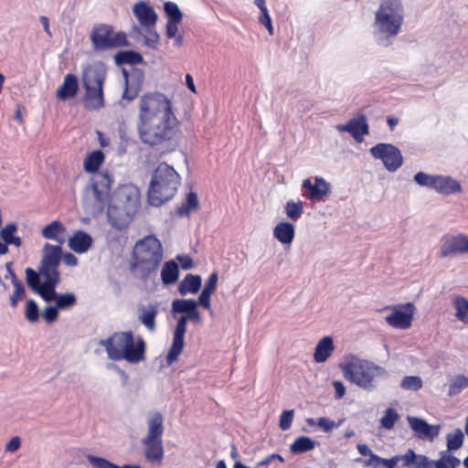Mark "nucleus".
<instances>
[{
	"mask_svg": "<svg viewBox=\"0 0 468 468\" xmlns=\"http://www.w3.org/2000/svg\"><path fill=\"white\" fill-rule=\"evenodd\" d=\"M137 110V131L144 144L159 145L174 137L178 121L167 95L146 92L138 99Z\"/></svg>",
	"mask_w": 468,
	"mask_h": 468,
	"instance_id": "1",
	"label": "nucleus"
},
{
	"mask_svg": "<svg viewBox=\"0 0 468 468\" xmlns=\"http://www.w3.org/2000/svg\"><path fill=\"white\" fill-rule=\"evenodd\" d=\"M98 344L104 347L107 356L112 361L124 360L138 364L145 360L146 343L142 336L134 337L133 331L114 332Z\"/></svg>",
	"mask_w": 468,
	"mask_h": 468,
	"instance_id": "2",
	"label": "nucleus"
},
{
	"mask_svg": "<svg viewBox=\"0 0 468 468\" xmlns=\"http://www.w3.org/2000/svg\"><path fill=\"white\" fill-rule=\"evenodd\" d=\"M338 367L347 381L367 391L376 389L378 380L388 375L384 367L354 354L344 356Z\"/></svg>",
	"mask_w": 468,
	"mask_h": 468,
	"instance_id": "3",
	"label": "nucleus"
},
{
	"mask_svg": "<svg viewBox=\"0 0 468 468\" xmlns=\"http://www.w3.org/2000/svg\"><path fill=\"white\" fill-rule=\"evenodd\" d=\"M404 21L401 0H382L375 14L374 36L381 46H388L400 32Z\"/></svg>",
	"mask_w": 468,
	"mask_h": 468,
	"instance_id": "4",
	"label": "nucleus"
},
{
	"mask_svg": "<svg viewBox=\"0 0 468 468\" xmlns=\"http://www.w3.org/2000/svg\"><path fill=\"white\" fill-rule=\"evenodd\" d=\"M163 257L164 250L160 240L154 236H147L135 244L132 270L143 280L155 276Z\"/></svg>",
	"mask_w": 468,
	"mask_h": 468,
	"instance_id": "5",
	"label": "nucleus"
},
{
	"mask_svg": "<svg viewBox=\"0 0 468 468\" xmlns=\"http://www.w3.org/2000/svg\"><path fill=\"white\" fill-rule=\"evenodd\" d=\"M140 202V191L132 184L119 186L111 197L108 218L112 225L122 229L132 218Z\"/></svg>",
	"mask_w": 468,
	"mask_h": 468,
	"instance_id": "6",
	"label": "nucleus"
},
{
	"mask_svg": "<svg viewBox=\"0 0 468 468\" xmlns=\"http://www.w3.org/2000/svg\"><path fill=\"white\" fill-rule=\"evenodd\" d=\"M181 177L176 169L165 162L160 163L153 173L148 189V201L154 207L167 202L177 192Z\"/></svg>",
	"mask_w": 468,
	"mask_h": 468,
	"instance_id": "7",
	"label": "nucleus"
},
{
	"mask_svg": "<svg viewBox=\"0 0 468 468\" xmlns=\"http://www.w3.org/2000/svg\"><path fill=\"white\" fill-rule=\"evenodd\" d=\"M113 180L107 172L94 174L87 183L82 196V206L87 213L97 216L110 203Z\"/></svg>",
	"mask_w": 468,
	"mask_h": 468,
	"instance_id": "8",
	"label": "nucleus"
},
{
	"mask_svg": "<svg viewBox=\"0 0 468 468\" xmlns=\"http://www.w3.org/2000/svg\"><path fill=\"white\" fill-rule=\"evenodd\" d=\"M147 433L142 440L144 453L147 461L160 464L164 459L163 433L164 418L159 412H153L147 418Z\"/></svg>",
	"mask_w": 468,
	"mask_h": 468,
	"instance_id": "9",
	"label": "nucleus"
},
{
	"mask_svg": "<svg viewBox=\"0 0 468 468\" xmlns=\"http://www.w3.org/2000/svg\"><path fill=\"white\" fill-rule=\"evenodd\" d=\"M133 13L140 24V27H134L133 31L144 36L145 46L155 48L159 42V34L155 29L157 13L144 1L135 3Z\"/></svg>",
	"mask_w": 468,
	"mask_h": 468,
	"instance_id": "10",
	"label": "nucleus"
},
{
	"mask_svg": "<svg viewBox=\"0 0 468 468\" xmlns=\"http://www.w3.org/2000/svg\"><path fill=\"white\" fill-rule=\"evenodd\" d=\"M61 261V247L46 243L43 246L42 259L39 271L43 280L47 282V287H56L60 281L58 266Z\"/></svg>",
	"mask_w": 468,
	"mask_h": 468,
	"instance_id": "11",
	"label": "nucleus"
},
{
	"mask_svg": "<svg viewBox=\"0 0 468 468\" xmlns=\"http://www.w3.org/2000/svg\"><path fill=\"white\" fill-rule=\"evenodd\" d=\"M201 320V314L197 311V308H195L194 311H191L187 315H182L178 318L174 332L173 342L166 356L167 365H172L183 351L185 345L184 337L186 332L187 322L191 321L196 324H200Z\"/></svg>",
	"mask_w": 468,
	"mask_h": 468,
	"instance_id": "12",
	"label": "nucleus"
},
{
	"mask_svg": "<svg viewBox=\"0 0 468 468\" xmlns=\"http://www.w3.org/2000/svg\"><path fill=\"white\" fill-rule=\"evenodd\" d=\"M90 40L94 48L98 49H106L127 45L125 33H114L111 26L104 24L93 27L90 34Z\"/></svg>",
	"mask_w": 468,
	"mask_h": 468,
	"instance_id": "13",
	"label": "nucleus"
},
{
	"mask_svg": "<svg viewBox=\"0 0 468 468\" xmlns=\"http://www.w3.org/2000/svg\"><path fill=\"white\" fill-rule=\"evenodd\" d=\"M370 153L375 158L380 159L390 172L398 170L403 162L400 151L389 144H378L370 148Z\"/></svg>",
	"mask_w": 468,
	"mask_h": 468,
	"instance_id": "14",
	"label": "nucleus"
},
{
	"mask_svg": "<svg viewBox=\"0 0 468 468\" xmlns=\"http://www.w3.org/2000/svg\"><path fill=\"white\" fill-rule=\"evenodd\" d=\"M391 313L386 316V322L398 329H408L411 326L416 307L412 303L389 307Z\"/></svg>",
	"mask_w": 468,
	"mask_h": 468,
	"instance_id": "15",
	"label": "nucleus"
},
{
	"mask_svg": "<svg viewBox=\"0 0 468 468\" xmlns=\"http://www.w3.org/2000/svg\"><path fill=\"white\" fill-rule=\"evenodd\" d=\"M468 253V237L463 234L451 235L442 238L440 254L449 257L456 254Z\"/></svg>",
	"mask_w": 468,
	"mask_h": 468,
	"instance_id": "16",
	"label": "nucleus"
},
{
	"mask_svg": "<svg viewBox=\"0 0 468 468\" xmlns=\"http://www.w3.org/2000/svg\"><path fill=\"white\" fill-rule=\"evenodd\" d=\"M303 187L307 191L303 196L313 201H323L331 192V185L320 176L314 177V182L311 178L304 179Z\"/></svg>",
	"mask_w": 468,
	"mask_h": 468,
	"instance_id": "17",
	"label": "nucleus"
},
{
	"mask_svg": "<svg viewBox=\"0 0 468 468\" xmlns=\"http://www.w3.org/2000/svg\"><path fill=\"white\" fill-rule=\"evenodd\" d=\"M407 420L419 439L432 441L439 435L440 425H431L425 420L412 416H408Z\"/></svg>",
	"mask_w": 468,
	"mask_h": 468,
	"instance_id": "18",
	"label": "nucleus"
},
{
	"mask_svg": "<svg viewBox=\"0 0 468 468\" xmlns=\"http://www.w3.org/2000/svg\"><path fill=\"white\" fill-rule=\"evenodd\" d=\"M335 128L339 132L349 133L358 143H361L364 136L369 132L367 117L364 114L349 120L346 124H338Z\"/></svg>",
	"mask_w": 468,
	"mask_h": 468,
	"instance_id": "19",
	"label": "nucleus"
},
{
	"mask_svg": "<svg viewBox=\"0 0 468 468\" xmlns=\"http://www.w3.org/2000/svg\"><path fill=\"white\" fill-rule=\"evenodd\" d=\"M106 79V69L101 64H93L87 67L82 73L83 87L103 89Z\"/></svg>",
	"mask_w": 468,
	"mask_h": 468,
	"instance_id": "20",
	"label": "nucleus"
},
{
	"mask_svg": "<svg viewBox=\"0 0 468 468\" xmlns=\"http://www.w3.org/2000/svg\"><path fill=\"white\" fill-rule=\"evenodd\" d=\"M56 287L50 288L48 292H44L43 300L46 302H55V305L59 310L70 309L77 303V297L73 292L58 293Z\"/></svg>",
	"mask_w": 468,
	"mask_h": 468,
	"instance_id": "21",
	"label": "nucleus"
},
{
	"mask_svg": "<svg viewBox=\"0 0 468 468\" xmlns=\"http://www.w3.org/2000/svg\"><path fill=\"white\" fill-rule=\"evenodd\" d=\"M401 468H432L431 460L426 455L417 454L412 449L400 454Z\"/></svg>",
	"mask_w": 468,
	"mask_h": 468,
	"instance_id": "22",
	"label": "nucleus"
},
{
	"mask_svg": "<svg viewBox=\"0 0 468 468\" xmlns=\"http://www.w3.org/2000/svg\"><path fill=\"white\" fill-rule=\"evenodd\" d=\"M79 90V80L75 74L68 73L62 84L58 88L56 96L59 101L74 98Z\"/></svg>",
	"mask_w": 468,
	"mask_h": 468,
	"instance_id": "23",
	"label": "nucleus"
},
{
	"mask_svg": "<svg viewBox=\"0 0 468 468\" xmlns=\"http://www.w3.org/2000/svg\"><path fill=\"white\" fill-rule=\"evenodd\" d=\"M85 93L83 96V106L87 110H99L104 106L103 89H96L93 87H84Z\"/></svg>",
	"mask_w": 468,
	"mask_h": 468,
	"instance_id": "24",
	"label": "nucleus"
},
{
	"mask_svg": "<svg viewBox=\"0 0 468 468\" xmlns=\"http://www.w3.org/2000/svg\"><path fill=\"white\" fill-rule=\"evenodd\" d=\"M92 238L82 230L76 231L68 240L70 250L78 254L87 252L92 245Z\"/></svg>",
	"mask_w": 468,
	"mask_h": 468,
	"instance_id": "25",
	"label": "nucleus"
},
{
	"mask_svg": "<svg viewBox=\"0 0 468 468\" xmlns=\"http://www.w3.org/2000/svg\"><path fill=\"white\" fill-rule=\"evenodd\" d=\"M433 189L441 195H452L463 191L460 183L447 176H436Z\"/></svg>",
	"mask_w": 468,
	"mask_h": 468,
	"instance_id": "26",
	"label": "nucleus"
},
{
	"mask_svg": "<svg viewBox=\"0 0 468 468\" xmlns=\"http://www.w3.org/2000/svg\"><path fill=\"white\" fill-rule=\"evenodd\" d=\"M335 350L334 341L331 336H324L316 344L314 353V360L316 363H324Z\"/></svg>",
	"mask_w": 468,
	"mask_h": 468,
	"instance_id": "27",
	"label": "nucleus"
},
{
	"mask_svg": "<svg viewBox=\"0 0 468 468\" xmlns=\"http://www.w3.org/2000/svg\"><path fill=\"white\" fill-rule=\"evenodd\" d=\"M157 314L158 305L156 303L141 305L138 319L150 332H154L156 326L155 318Z\"/></svg>",
	"mask_w": 468,
	"mask_h": 468,
	"instance_id": "28",
	"label": "nucleus"
},
{
	"mask_svg": "<svg viewBox=\"0 0 468 468\" xmlns=\"http://www.w3.org/2000/svg\"><path fill=\"white\" fill-rule=\"evenodd\" d=\"M41 233L45 239L57 241L60 247L66 241V228L58 220L47 225Z\"/></svg>",
	"mask_w": 468,
	"mask_h": 468,
	"instance_id": "29",
	"label": "nucleus"
},
{
	"mask_svg": "<svg viewBox=\"0 0 468 468\" xmlns=\"http://www.w3.org/2000/svg\"><path fill=\"white\" fill-rule=\"evenodd\" d=\"M40 271L37 272L31 268L26 269V279L28 287L34 292L38 293L41 298L43 299L44 292H48L49 290V287H47V282L44 280V282H40Z\"/></svg>",
	"mask_w": 468,
	"mask_h": 468,
	"instance_id": "30",
	"label": "nucleus"
},
{
	"mask_svg": "<svg viewBox=\"0 0 468 468\" xmlns=\"http://www.w3.org/2000/svg\"><path fill=\"white\" fill-rule=\"evenodd\" d=\"M295 230L292 223L280 222L273 229V236L282 244H291L294 239Z\"/></svg>",
	"mask_w": 468,
	"mask_h": 468,
	"instance_id": "31",
	"label": "nucleus"
},
{
	"mask_svg": "<svg viewBox=\"0 0 468 468\" xmlns=\"http://www.w3.org/2000/svg\"><path fill=\"white\" fill-rule=\"evenodd\" d=\"M201 287V277L199 275L186 274L178 286V292L181 295L187 293H196Z\"/></svg>",
	"mask_w": 468,
	"mask_h": 468,
	"instance_id": "32",
	"label": "nucleus"
},
{
	"mask_svg": "<svg viewBox=\"0 0 468 468\" xmlns=\"http://www.w3.org/2000/svg\"><path fill=\"white\" fill-rule=\"evenodd\" d=\"M179 269L174 261H166L161 271L162 282L165 285L175 283L178 280Z\"/></svg>",
	"mask_w": 468,
	"mask_h": 468,
	"instance_id": "33",
	"label": "nucleus"
},
{
	"mask_svg": "<svg viewBox=\"0 0 468 468\" xmlns=\"http://www.w3.org/2000/svg\"><path fill=\"white\" fill-rule=\"evenodd\" d=\"M104 161V154L101 150H95L87 154L84 159L83 167L86 172L94 173Z\"/></svg>",
	"mask_w": 468,
	"mask_h": 468,
	"instance_id": "34",
	"label": "nucleus"
},
{
	"mask_svg": "<svg viewBox=\"0 0 468 468\" xmlns=\"http://www.w3.org/2000/svg\"><path fill=\"white\" fill-rule=\"evenodd\" d=\"M455 310L454 316L463 324H468V299L463 296H456L452 301Z\"/></svg>",
	"mask_w": 468,
	"mask_h": 468,
	"instance_id": "35",
	"label": "nucleus"
},
{
	"mask_svg": "<svg viewBox=\"0 0 468 468\" xmlns=\"http://www.w3.org/2000/svg\"><path fill=\"white\" fill-rule=\"evenodd\" d=\"M6 267L9 271V273L12 278V283L14 285V292L10 297V303L13 307H16L18 302L25 297L26 292H25L23 283L17 279L16 275L11 271L8 264L6 265Z\"/></svg>",
	"mask_w": 468,
	"mask_h": 468,
	"instance_id": "36",
	"label": "nucleus"
},
{
	"mask_svg": "<svg viewBox=\"0 0 468 468\" xmlns=\"http://www.w3.org/2000/svg\"><path fill=\"white\" fill-rule=\"evenodd\" d=\"M468 388V377L463 374L452 377L449 381V391L450 397L460 394L463 390Z\"/></svg>",
	"mask_w": 468,
	"mask_h": 468,
	"instance_id": "37",
	"label": "nucleus"
},
{
	"mask_svg": "<svg viewBox=\"0 0 468 468\" xmlns=\"http://www.w3.org/2000/svg\"><path fill=\"white\" fill-rule=\"evenodd\" d=\"M315 447V441L307 436L298 437L290 446L292 453H303L312 451Z\"/></svg>",
	"mask_w": 468,
	"mask_h": 468,
	"instance_id": "38",
	"label": "nucleus"
},
{
	"mask_svg": "<svg viewBox=\"0 0 468 468\" xmlns=\"http://www.w3.org/2000/svg\"><path fill=\"white\" fill-rule=\"evenodd\" d=\"M372 464L370 468H401L400 454L392 456L391 458H382L377 454L373 456Z\"/></svg>",
	"mask_w": 468,
	"mask_h": 468,
	"instance_id": "39",
	"label": "nucleus"
},
{
	"mask_svg": "<svg viewBox=\"0 0 468 468\" xmlns=\"http://www.w3.org/2000/svg\"><path fill=\"white\" fill-rule=\"evenodd\" d=\"M17 230V226L15 223L7 224L0 231L3 240L7 245H15L16 247L21 246V239L18 236H15V232Z\"/></svg>",
	"mask_w": 468,
	"mask_h": 468,
	"instance_id": "40",
	"label": "nucleus"
},
{
	"mask_svg": "<svg viewBox=\"0 0 468 468\" xmlns=\"http://www.w3.org/2000/svg\"><path fill=\"white\" fill-rule=\"evenodd\" d=\"M197 308V302L194 299H176L172 303V313H181L187 315L191 311Z\"/></svg>",
	"mask_w": 468,
	"mask_h": 468,
	"instance_id": "41",
	"label": "nucleus"
},
{
	"mask_svg": "<svg viewBox=\"0 0 468 468\" xmlns=\"http://www.w3.org/2000/svg\"><path fill=\"white\" fill-rule=\"evenodd\" d=\"M87 460L95 468H142L140 465H123L122 467L108 461L105 458L98 457L94 455H88Z\"/></svg>",
	"mask_w": 468,
	"mask_h": 468,
	"instance_id": "42",
	"label": "nucleus"
},
{
	"mask_svg": "<svg viewBox=\"0 0 468 468\" xmlns=\"http://www.w3.org/2000/svg\"><path fill=\"white\" fill-rule=\"evenodd\" d=\"M115 61L118 64H139L143 62V57L135 51H121L116 54Z\"/></svg>",
	"mask_w": 468,
	"mask_h": 468,
	"instance_id": "43",
	"label": "nucleus"
},
{
	"mask_svg": "<svg viewBox=\"0 0 468 468\" xmlns=\"http://www.w3.org/2000/svg\"><path fill=\"white\" fill-rule=\"evenodd\" d=\"M460 460L451 454L442 453L438 461H432V468H456L460 464Z\"/></svg>",
	"mask_w": 468,
	"mask_h": 468,
	"instance_id": "44",
	"label": "nucleus"
},
{
	"mask_svg": "<svg viewBox=\"0 0 468 468\" xmlns=\"http://www.w3.org/2000/svg\"><path fill=\"white\" fill-rule=\"evenodd\" d=\"M286 216L292 219H298L303 213V203L302 201L289 200L284 207Z\"/></svg>",
	"mask_w": 468,
	"mask_h": 468,
	"instance_id": "45",
	"label": "nucleus"
},
{
	"mask_svg": "<svg viewBox=\"0 0 468 468\" xmlns=\"http://www.w3.org/2000/svg\"><path fill=\"white\" fill-rule=\"evenodd\" d=\"M197 196L196 193L190 192L186 197V202L178 208V215L181 217L186 216L191 210L197 209Z\"/></svg>",
	"mask_w": 468,
	"mask_h": 468,
	"instance_id": "46",
	"label": "nucleus"
},
{
	"mask_svg": "<svg viewBox=\"0 0 468 468\" xmlns=\"http://www.w3.org/2000/svg\"><path fill=\"white\" fill-rule=\"evenodd\" d=\"M463 433L461 429H456L453 433H449L446 437L447 448L449 451H455L462 447L463 443Z\"/></svg>",
	"mask_w": 468,
	"mask_h": 468,
	"instance_id": "47",
	"label": "nucleus"
},
{
	"mask_svg": "<svg viewBox=\"0 0 468 468\" xmlns=\"http://www.w3.org/2000/svg\"><path fill=\"white\" fill-rule=\"evenodd\" d=\"M164 8L168 16V21L181 22L183 13L176 4L173 2H166L165 3Z\"/></svg>",
	"mask_w": 468,
	"mask_h": 468,
	"instance_id": "48",
	"label": "nucleus"
},
{
	"mask_svg": "<svg viewBox=\"0 0 468 468\" xmlns=\"http://www.w3.org/2000/svg\"><path fill=\"white\" fill-rule=\"evenodd\" d=\"M400 387L407 390L417 391L422 388V380L418 376H408L402 379Z\"/></svg>",
	"mask_w": 468,
	"mask_h": 468,
	"instance_id": "49",
	"label": "nucleus"
},
{
	"mask_svg": "<svg viewBox=\"0 0 468 468\" xmlns=\"http://www.w3.org/2000/svg\"><path fill=\"white\" fill-rule=\"evenodd\" d=\"M398 420L399 414L397 411L394 409L389 408L385 411L384 416L380 420V423L385 429L390 430L394 427Z\"/></svg>",
	"mask_w": 468,
	"mask_h": 468,
	"instance_id": "50",
	"label": "nucleus"
},
{
	"mask_svg": "<svg viewBox=\"0 0 468 468\" xmlns=\"http://www.w3.org/2000/svg\"><path fill=\"white\" fill-rule=\"evenodd\" d=\"M25 316H26L27 320L29 321L30 323H36L38 321V318H39L38 306H37V303L32 299H29L27 302Z\"/></svg>",
	"mask_w": 468,
	"mask_h": 468,
	"instance_id": "51",
	"label": "nucleus"
},
{
	"mask_svg": "<svg viewBox=\"0 0 468 468\" xmlns=\"http://www.w3.org/2000/svg\"><path fill=\"white\" fill-rule=\"evenodd\" d=\"M435 178L436 176H431L423 172H419L414 176V180L418 185L421 186H427L432 189Z\"/></svg>",
	"mask_w": 468,
	"mask_h": 468,
	"instance_id": "52",
	"label": "nucleus"
},
{
	"mask_svg": "<svg viewBox=\"0 0 468 468\" xmlns=\"http://www.w3.org/2000/svg\"><path fill=\"white\" fill-rule=\"evenodd\" d=\"M294 410H288L282 411L280 417L279 426L282 431H287L291 428L293 420Z\"/></svg>",
	"mask_w": 468,
	"mask_h": 468,
	"instance_id": "53",
	"label": "nucleus"
},
{
	"mask_svg": "<svg viewBox=\"0 0 468 468\" xmlns=\"http://www.w3.org/2000/svg\"><path fill=\"white\" fill-rule=\"evenodd\" d=\"M59 309L56 305H48L43 311V318L47 323L51 324L58 319Z\"/></svg>",
	"mask_w": 468,
	"mask_h": 468,
	"instance_id": "54",
	"label": "nucleus"
},
{
	"mask_svg": "<svg viewBox=\"0 0 468 468\" xmlns=\"http://www.w3.org/2000/svg\"><path fill=\"white\" fill-rule=\"evenodd\" d=\"M356 449H357L358 452H359L361 455H363V456H368V457H369V459H368V460H367V461L364 463V465H365L366 467H369V466H370V464H372V462H373V461H372V460H373V456H377V454H376V453H374V452L370 450V448H369L367 444H365V443H358V444L356 445Z\"/></svg>",
	"mask_w": 468,
	"mask_h": 468,
	"instance_id": "55",
	"label": "nucleus"
},
{
	"mask_svg": "<svg viewBox=\"0 0 468 468\" xmlns=\"http://www.w3.org/2000/svg\"><path fill=\"white\" fill-rule=\"evenodd\" d=\"M342 421L335 423L328 418L322 417L317 420L316 424L325 432L331 431L333 429L338 427Z\"/></svg>",
	"mask_w": 468,
	"mask_h": 468,
	"instance_id": "56",
	"label": "nucleus"
},
{
	"mask_svg": "<svg viewBox=\"0 0 468 468\" xmlns=\"http://www.w3.org/2000/svg\"><path fill=\"white\" fill-rule=\"evenodd\" d=\"M259 21L261 24H262L268 30L269 34L271 36L273 35V27L271 23V18L270 16L268 10H263V12H261V15L259 16Z\"/></svg>",
	"mask_w": 468,
	"mask_h": 468,
	"instance_id": "57",
	"label": "nucleus"
},
{
	"mask_svg": "<svg viewBox=\"0 0 468 468\" xmlns=\"http://www.w3.org/2000/svg\"><path fill=\"white\" fill-rule=\"evenodd\" d=\"M218 280V273L217 272L211 273L209 278L206 282L205 287L202 291L212 294L216 291Z\"/></svg>",
	"mask_w": 468,
	"mask_h": 468,
	"instance_id": "58",
	"label": "nucleus"
},
{
	"mask_svg": "<svg viewBox=\"0 0 468 468\" xmlns=\"http://www.w3.org/2000/svg\"><path fill=\"white\" fill-rule=\"evenodd\" d=\"M21 445V439L18 436L13 437L5 447V451L8 452H16Z\"/></svg>",
	"mask_w": 468,
	"mask_h": 468,
	"instance_id": "59",
	"label": "nucleus"
},
{
	"mask_svg": "<svg viewBox=\"0 0 468 468\" xmlns=\"http://www.w3.org/2000/svg\"><path fill=\"white\" fill-rule=\"evenodd\" d=\"M210 293L202 291L198 297V301H197V305H200L207 310H210Z\"/></svg>",
	"mask_w": 468,
	"mask_h": 468,
	"instance_id": "60",
	"label": "nucleus"
},
{
	"mask_svg": "<svg viewBox=\"0 0 468 468\" xmlns=\"http://www.w3.org/2000/svg\"><path fill=\"white\" fill-rule=\"evenodd\" d=\"M333 386L335 390V398L337 399H342L346 394L345 385L339 380H335L333 382Z\"/></svg>",
	"mask_w": 468,
	"mask_h": 468,
	"instance_id": "61",
	"label": "nucleus"
},
{
	"mask_svg": "<svg viewBox=\"0 0 468 468\" xmlns=\"http://www.w3.org/2000/svg\"><path fill=\"white\" fill-rule=\"evenodd\" d=\"M177 261H179L182 269L184 270H189L193 267V261L192 259L187 255H178Z\"/></svg>",
	"mask_w": 468,
	"mask_h": 468,
	"instance_id": "62",
	"label": "nucleus"
},
{
	"mask_svg": "<svg viewBox=\"0 0 468 468\" xmlns=\"http://www.w3.org/2000/svg\"><path fill=\"white\" fill-rule=\"evenodd\" d=\"M180 22H176V21H168L167 22V24H166V36L169 38H173V37H176V35L177 33V30H178L177 25Z\"/></svg>",
	"mask_w": 468,
	"mask_h": 468,
	"instance_id": "63",
	"label": "nucleus"
},
{
	"mask_svg": "<svg viewBox=\"0 0 468 468\" xmlns=\"http://www.w3.org/2000/svg\"><path fill=\"white\" fill-rule=\"evenodd\" d=\"M61 260L67 266L69 267H73L78 264V258L69 252H67L64 255L61 254Z\"/></svg>",
	"mask_w": 468,
	"mask_h": 468,
	"instance_id": "64",
	"label": "nucleus"
}]
</instances>
